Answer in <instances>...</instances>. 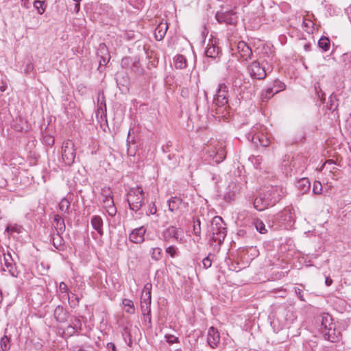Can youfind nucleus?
Masks as SVG:
<instances>
[{"label":"nucleus","instance_id":"obj_1","mask_svg":"<svg viewBox=\"0 0 351 351\" xmlns=\"http://www.w3.org/2000/svg\"><path fill=\"white\" fill-rule=\"evenodd\" d=\"M287 193L286 189L281 186H267L254 200V207L259 211L274 206Z\"/></svg>","mask_w":351,"mask_h":351},{"label":"nucleus","instance_id":"obj_2","mask_svg":"<svg viewBox=\"0 0 351 351\" xmlns=\"http://www.w3.org/2000/svg\"><path fill=\"white\" fill-rule=\"evenodd\" d=\"M228 87L224 84H220L214 97L211 108L212 115L217 118H223L228 114Z\"/></svg>","mask_w":351,"mask_h":351},{"label":"nucleus","instance_id":"obj_3","mask_svg":"<svg viewBox=\"0 0 351 351\" xmlns=\"http://www.w3.org/2000/svg\"><path fill=\"white\" fill-rule=\"evenodd\" d=\"M211 237L210 242L212 245L213 243H217L220 245L225 239L226 236V223L223 219L219 216H215L211 222Z\"/></svg>","mask_w":351,"mask_h":351},{"label":"nucleus","instance_id":"obj_4","mask_svg":"<svg viewBox=\"0 0 351 351\" xmlns=\"http://www.w3.org/2000/svg\"><path fill=\"white\" fill-rule=\"evenodd\" d=\"M144 199V192L141 186L131 188L127 195V202L130 210L138 212L143 205Z\"/></svg>","mask_w":351,"mask_h":351},{"label":"nucleus","instance_id":"obj_5","mask_svg":"<svg viewBox=\"0 0 351 351\" xmlns=\"http://www.w3.org/2000/svg\"><path fill=\"white\" fill-rule=\"evenodd\" d=\"M320 322L319 330L324 338L333 342L335 339V326L332 317L326 313L323 314L319 319Z\"/></svg>","mask_w":351,"mask_h":351},{"label":"nucleus","instance_id":"obj_6","mask_svg":"<svg viewBox=\"0 0 351 351\" xmlns=\"http://www.w3.org/2000/svg\"><path fill=\"white\" fill-rule=\"evenodd\" d=\"M247 139L252 141L256 146L260 145L267 147L271 143L270 136L264 130L260 131L257 128H252L247 134Z\"/></svg>","mask_w":351,"mask_h":351},{"label":"nucleus","instance_id":"obj_7","mask_svg":"<svg viewBox=\"0 0 351 351\" xmlns=\"http://www.w3.org/2000/svg\"><path fill=\"white\" fill-rule=\"evenodd\" d=\"M76 152L75 145L71 140L63 142L62 146V158L66 165H71L75 162Z\"/></svg>","mask_w":351,"mask_h":351},{"label":"nucleus","instance_id":"obj_8","mask_svg":"<svg viewBox=\"0 0 351 351\" xmlns=\"http://www.w3.org/2000/svg\"><path fill=\"white\" fill-rule=\"evenodd\" d=\"M295 211L293 207L288 206L282 211L274 215L273 219L281 224H287L291 226L295 221Z\"/></svg>","mask_w":351,"mask_h":351},{"label":"nucleus","instance_id":"obj_9","mask_svg":"<svg viewBox=\"0 0 351 351\" xmlns=\"http://www.w3.org/2000/svg\"><path fill=\"white\" fill-rule=\"evenodd\" d=\"M217 21L220 23H225L229 25H235L238 21L237 13L233 10L229 11H218L215 14Z\"/></svg>","mask_w":351,"mask_h":351},{"label":"nucleus","instance_id":"obj_10","mask_svg":"<svg viewBox=\"0 0 351 351\" xmlns=\"http://www.w3.org/2000/svg\"><path fill=\"white\" fill-rule=\"evenodd\" d=\"M248 71L254 79L263 80L266 75V71L263 67L260 65L257 60H254L252 64L248 66Z\"/></svg>","mask_w":351,"mask_h":351},{"label":"nucleus","instance_id":"obj_11","mask_svg":"<svg viewBox=\"0 0 351 351\" xmlns=\"http://www.w3.org/2000/svg\"><path fill=\"white\" fill-rule=\"evenodd\" d=\"M208 156L212 159L213 163L217 165L222 162L226 157V152L223 147L211 148L208 150Z\"/></svg>","mask_w":351,"mask_h":351},{"label":"nucleus","instance_id":"obj_12","mask_svg":"<svg viewBox=\"0 0 351 351\" xmlns=\"http://www.w3.org/2000/svg\"><path fill=\"white\" fill-rule=\"evenodd\" d=\"M237 51L243 61H248L253 56L251 48L244 41H240L237 44Z\"/></svg>","mask_w":351,"mask_h":351},{"label":"nucleus","instance_id":"obj_13","mask_svg":"<svg viewBox=\"0 0 351 351\" xmlns=\"http://www.w3.org/2000/svg\"><path fill=\"white\" fill-rule=\"evenodd\" d=\"M146 232V228L144 226L134 229L129 234V240L134 243H142L144 240V236Z\"/></svg>","mask_w":351,"mask_h":351},{"label":"nucleus","instance_id":"obj_14","mask_svg":"<svg viewBox=\"0 0 351 351\" xmlns=\"http://www.w3.org/2000/svg\"><path fill=\"white\" fill-rule=\"evenodd\" d=\"M217 40L215 39L210 40L206 48L205 54L208 58L213 60L219 58L220 54V49L217 45Z\"/></svg>","mask_w":351,"mask_h":351},{"label":"nucleus","instance_id":"obj_15","mask_svg":"<svg viewBox=\"0 0 351 351\" xmlns=\"http://www.w3.org/2000/svg\"><path fill=\"white\" fill-rule=\"evenodd\" d=\"M3 260H4V265L6 267L8 272L13 277H17L19 275V271L15 267V263L14 260L11 256V254L8 252L7 254L3 253Z\"/></svg>","mask_w":351,"mask_h":351},{"label":"nucleus","instance_id":"obj_16","mask_svg":"<svg viewBox=\"0 0 351 351\" xmlns=\"http://www.w3.org/2000/svg\"><path fill=\"white\" fill-rule=\"evenodd\" d=\"M207 341L208 345L215 348L218 346L220 341V335L218 330L214 327H210L208 331Z\"/></svg>","mask_w":351,"mask_h":351},{"label":"nucleus","instance_id":"obj_17","mask_svg":"<svg viewBox=\"0 0 351 351\" xmlns=\"http://www.w3.org/2000/svg\"><path fill=\"white\" fill-rule=\"evenodd\" d=\"M162 237L165 242H169L171 239L178 241L179 238V230L174 226H169L162 231Z\"/></svg>","mask_w":351,"mask_h":351},{"label":"nucleus","instance_id":"obj_18","mask_svg":"<svg viewBox=\"0 0 351 351\" xmlns=\"http://www.w3.org/2000/svg\"><path fill=\"white\" fill-rule=\"evenodd\" d=\"M97 116L98 117L100 114L101 118L103 116H106V99L105 95L103 92H99L98 93V99H97Z\"/></svg>","mask_w":351,"mask_h":351},{"label":"nucleus","instance_id":"obj_19","mask_svg":"<svg viewBox=\"0 0 351 351\" xmlns=\"http://www.w3.org/2000/svg\"><path fill=\"white\" fill-rule=\"evenodd\" d=\"M101 195L103 196L104 208L105 209L114 205V199L112 195V191L110 188L102 189Z\"/></svg>","mask_w":351,"mask_h":351},{"label":"nucleus","instance_id":"obj_20","mask_svg":"<svg viewBox=\"0 0 351 351\" xmlns=\"http://www.w3.org/2000/svg\"><path fill=\"white\" fill-rule=\"evenodd\" d=\"M53 315L55 319L60 323L66 322L69 318L68 312L61 306H58L55 308Z\"/></svg>","mask_w":351,"mask_h":351},{"label":"nucleus","instance_id":"obj_21","mask_svg":"<svg viewBox=\"0 0 351 351\" xmlns=\"http://www.w3.org/2000/svg\"><path fill=\"white\" fill-rule=\"evenodd\" d=\"M168 29L167 23H160L155 29L154 36L157 40H161L164 38Z\"/></svg>","mask_w":351,"mask_h":351},{"label":"nucleus","instance_id":"obj_22","mask_svg":"<svg viewBox=\"0 0 351 351\" xmlns=\"http://www.w3.org/2000/svg\"><path fill=\"white\" fill-rule=\"evenodd\" d=\"M93 228L97 232L99 235H103V220L100 216L95 215L91 218L90 221Z\"/></svg>","mask_w":351,"mask_h":351},{"label":"nucleus","instance_id":"obj_23","mask_svg":"<svg viewBox=\"0 0 351 351\" xmlns=\"http://www.w3.org/2000/svg\"><path fill=\"white\" fill-rule=\"evenodd\" d=\"M53 222L56 233H63L65 231L66 227L64 221L60 215H56L54 216Z\"/></svg>","mask_w":351,"mask_h":351},{"label":"nucleus","instance_id":"obj_24","mask_svg":"<svg viewBox=\"0 0 351 351\" xmlns=\"http://www.w3.org/2000/svg\"><path fill=\"white\" fill-rule=\"evenodd\" d=\"M62 233H53L52 234V243L54 247L58 250L64 249V241L61 236Z\"/></svg>","mask_w":351,"mask_h":351},{"label":"nucleus","instance_id":"obj_25","mask_svg":"<svg viewBox=\"0 0 351 351\" xmlns=\"http://www.w3.org/2000/svg\"><path fill=\"white\" fill-rule=\"evenodd\" d=\"M182 204V199L178 197H173L168 201L169 210L172 213L176 212Z\"/></svg>","mask_w":351,"mask_h":351},{"label":"nucleus","instance_id":"obj_26","mask_svg":"<svg viewBox=\"0 0 351 351\" xmlns=\"http://www.w3.org/2000/svg\"><path fill=\"white\" fill-rule=\"evenodd\" d=\"M297 187L302 194L307 193L310 190L311 183L308 178H304L298 182Z\"/></svg>","mask_w":351,"mask_h":351},{"label":"nucleus","instance_id":"obj_27","mask_svg":"<svg viewBox=\"0 0 351 351\" xmlns=\"http://www.w3.org/2000/svg\"><path fill=\"white\" fill-rule=\"evenodd\" d=\"M151 284L145 285L141 295V302H145L146 303L151 304Z\"/></svg>","mask_w":351,"mask_h":351},{"label":"nucleus","instance_id":"obj_28","mask_svg":"<svg viewBox=\"0 0 351 351\" xmlns=\"http://www.w3.org/2000/svg\"><path fill=\"white\" fill-rule=\"evenodd\" d=\"M70 202L66 198H63L59 203V209L64 217L70 214Z\"/></svg>","mask_w":351,"mask_h":351},{"label":"nucleus","instance_id":"obj_29","mask_svg":"<svg viewBox=\"0 0 351 351\" xmlns=\"http://www.w3.org/2000/svg\"><path fill=\"white\" fill-rule=\"evenodd\" d=\"M252 224L254 226L256 230L261 234H265L267 230L265 227L264 222L260 219L255 218L253 219Z\"/></svg>","mask_w":351,"mask_h":351},{"label":"nucleus","instance_id":"obj_30","mask_svg":"<svg viewBox=\"0 0 351 351\" xmlns=\"http://www.w3.org/2000/svg\"><path fill=\"white\" fill-rule=\"evenodd\" d=\"M275 86H276L274 85L273 87H269L262 93L261 97L263 100L269 99L274 94H276L280 91V89H275Z\"/></svg>","mask_w":351,"mask_h":351},{"label":"nucleus","instance_id":"obj_31","mask_svg":"<svg viewBox=\"0 0 351 351\" xmlns=\"http://www.w3.org/2000/svg\"><path fill=\"white\" fill-rule=\"evenodd\" d=\"M186 66V60L183 55H178L175 59V67L182 69Z\"/></svg>","mask_w":351,"mask_h":351},{"label":"nucleus","instance_id":"obj_32","mask_svg":"<svg viewBox=\"0 0 351 351\" xmlns=\"http://www.w3.org/2000/svg\"><path fill=\"white\" fill-rule=\"evenodd\" d=\"M123 304L125 308V312L130 314H134L135 312V308L134 303L131 300L123 299Z\"/></svg>","mask_w":351,"mask_h":351},{"label":"nucleus","instance_id":"obj_33","mask_svg":"<svg viewBox=\"0 0 351 351\" xmlns=\"http://www.w3.org/2000/svg\"><path fill=\"white\" fill-rule=\"evenodd\" d=\"M330 40L325 36H322L318 41L319 47L322 49L324 51H327L330 48Z\"/></svg>","mask_w":351,"mask_h":351},{"label":"nucleus","instance_id":"obj_34","mask_svg":"<svg viewBox=\"0 0 351 351\" xmlns=\"http://www.w3.org/2000/svg\"><path fill=\"white\" fill-rule=\"evenodd\" d=\"M0 345L2 351H9L10 349V339L7 335H4L1 339Z\"/></svg>","mask_w":351,"mask_h":351},{"label":"nucleus","instance_id":"obj_35","mask_svg":"<svg viewBox=\"0 0 351 351\" xmlns=\"http://www.w3.org/2000/svg\"><path fill=\"white\" fill-rule=\"evenodd\" d=\"M150 254L153 260L158 261L162 258V249L160 247H153L151 250Z\"/></svg>","mask_w":351,"mask_h":351},{"label":"nucleus","instance_id":"obj_36","mask_svg":"<svg viewBox=\"0 0 351 351\" xmlns=\"http://www.w3.org/2000/svg\"><path fill=\"white\" fill-rule=\"evenodd\" d=\"M45 2L43 1L36 0L34 2V7L37 10L39 14H43L45 11V8L43 7Z\"/></svg>","mask_w":351,"mask_h":351},{"label":"nucleus","instance_id":"obj_37","mask_svg":"<svg viewBox=\"0 0 351 351\" xmlns=\"http://www.w3.org/2000/svg\"><path fill=\"white\" fill-rule=\"evenodd\" d=\"M151 304L145 302H141V309L144 316L149 315L151 313Z\"/></svg>","mask_w":351,"mask_h":351},{"label":"nucleus","instance_id":"obj_38","mask_svg":"<svg viewBox=\"0 0 351 351\" xmlns=\"http://www.w3.org/2000/svg\"><path fill=\"white\" fill-rule=\"evenodd\" d=\"M167 254H168L171 258H175L178 254V248L173 245L167 247L165 250Z\"/></svg>","mask_w":351,"mask_h":351},{"label":"nucleus","instance_id":"obj_39","mask_svg":"<svg viewBox=\"0 0 351 351\" xmlns=\"http://www.w3.org/2000/svg\"><path fill=\"white\" fill-rule=\"evenodd\" d=\"M214 254H209L206 258L202 260V264L205 269H208L211 267L213 258Z\"/></svg>","mask_w":351,"mask_h":351},{"label":"nucleus","instance_id":"obj_40","mask_svg":"<svg viewBox=\"0 0 351 351\" xmlns=\"http://www.w3.org/2000/svg\"><path fill=\"white\" fill-rule=\"evenodd\" d=\"M249 160L254 164L256 168H258L261 164L262 156L252 155L250 156Z\"/></svg>","mask_w":351,"mask_h":351},{"label":"nucleus","instance_id":"obj_41","mask_svg":"<svg viewBox=\"0 0 351 351\" xmlns=\"http://www.w3.org/2000/svg\"><path fill=\"white\" fill-rule=\"evenodd\" d=\"M21 226L18 225L8 226L5 231L8 233L12 234L13 232L20 233L21 232Z\"/></svg>","mask_w":351,"mask_h":351},{"label":"nucleus","instance_id":"obj_42","mask_svg":"<svg viewBox=\"0 0 351 351\" xmlns=\"http://www.w3.org/2000/svg\"><path fill=\"white\" fill-rule=\"evenodd\" d=\"M200 224H201V223L199 219H197L196 221H195L194 223H193V233L197 237H199L200 234H201Z\"/></svg>","mask_w":351,"mask_h":351},{"label":"nucleus","instance_id":"obj_43","mask_svg":"<svg viewBox=\"0 0 351 351\" xmlns=\"http://www.w3.org/2000/svg\"><path fill=\"white\" fill-rule=\"evenodd\" d=\"M322 191V185L320 182L315 181L313 186V192L315 194H321Z\"/></svg>","mask_w":351,"mask_h":351},{"label":"nucleus","instance_id":"obj_44","mask_svg":"<svg viewBox=\"0 0 351 351\" xmlns=\"http://www.w3.org/2000/svg\"><path fill=\"white\" fill-rule=\"evenodd\" d=\"M315 92L317 95V96L321 99L322 101L325 100V93L322 91V90L320 88L319 84L315 86Z\"/></svg>","mask_w":351,"mask_h":351},{"label":"nucleus","instance_id":"obj_45","mask_svg":"<svg viewBox=\"0 0 351 351\" xmlns=\"http://www.w3.org/2000/svg\"><path fill=\"white\" fill-rule=\"evenodd\" d=\"M165 338L167 339V341L170 344L178 342V338L172 335H165Z\"/></svg>","mask_w":351,"mask_h":351},{"label":"nucleus","instance_id":"obj_46","mask_svg":"<svg viewBox=\"0 0 351 351\" xmlns=\"http://www.w3.org/2000/svg\"><path fill=\"white\" fill-rule=\"evenodd\" d=\"M107 212V213L108 214V215H110V217H114L117 214V208L115 206V205L111 206V207H109L106 209H105Z\"/></svg>","mask_w":351,"mask_h":351},{"label":"nucleus","instance_id":"obj_47","mask_svg":"<svg viewBox=\"0 0 351 351\" xmlns=\"http://www.w3.org/2000/svg\"><path fill=\"white\" fill-rule=\"evenodd\" d=\"M157 208L154 204V203H152L149 205L147 215H154L156 213Z\"/></svg>","mask_w":351,"mask_h":351},{"label":"nucleus","instance_id":"obj_48","mask_svg":"<svg viewBox=\"0 0 351 351\" xmlns=\"http://www.w3.org/2000/svg\"><path fill=\"white\" fill-rule=\"evenodd\" d=\"M69 289L67 285L64 282H61L59 285V291L60 293L68 292Z\"/></svg>","mask_w":351,"mask_h":351},{"label":"nucleus","instance_id":"obj_49","mask_svg":"<svg viewBox=\"0 0 351 351\" xmlns=\"http://www.w3.org/2000/svg\"><path fill=\"white\" fill-rule=\"evenodd\" d=\"M60 298L62 300H68L69 303L73 302V300L71 302H70L71 296L69 295V291L64 293H60Z\"/></svg>","mask_w":351,"mask_h":351},{"label":"nucleus","instance_id":"obj_50","mask_svg":"<svg viewBox=\"0 0 351 351\" xmlns=\"http://www.w3.org/2000/svg\"><path fill=\"white\" fill-rule=\"evenodd\" d=\"M295 293H296L298 297L300 298V300L302 301H304V299L303 297V293H302V290L299 288H295Z\"/></svg>","mask_w":351,"mask_h":351},{"label":"nucleus","instance_id":"obj_51","mask_svg":"<svg viewBox=\"0 0 351 351\" xmlns=\"http://www.w3.org/2000/svg\"><path fill=\"white\" fill-rule=\"evenodd\" d=\"M66 331L67 332V333L70 334V335H72L73 333H75V328L74 326H73L72 325H69L66 328Z\"/></svg>","mask_w":351,"mask_h":351},{"label":"nucleus","instance_id":"obj_52","mask_svg":"<svg viewBox=\"0 0 351 351\" xmlns=\"http://www.w3.org/2000/svg\"><path fill=\"white\" fill-rule=\"evenodd\" d=\"M219 175L218 173H212V180L215 182V183H217L218 181H219Z\"/></svg>","mask_w":351,"mask_h":351},{"label":"nucleus","instance_id":"obj_53","mask_svg":"<svg viewBox=\"0 0 351 351\" xmlns=\"http://www.w3.org/2000/svg\"><path fill=\"white\" fill-rule=\"evenodd\" d=\"M107 348L108 349H111L112 351H117L115 345L112 342H110L107 344Z\"/></svg>","mask_w":351,"mask_h":351},{"label":"nucleus","instance_id":"obj_54","mask_svg":"<svg viewBox=\"0 0 351 351\" xmlns=\"http://www.w3.org/2000/svg\"><path fill=\"white\" fill-rule=\"evenodd\" d=\"M45 141L49 145H53L54 144V139L52 137L46 138Z\"/></svg>","mask_w":351,"mask_h":351},{"label":"nucleus","instance_id":"obj_55","mask_svg":"<svg viewBox=\"0 0 351 351\" xmlns=\"http://www.w3.org/2000/svg\"><path fill=\"white\" fill-rule=\"evenodd\" d=\"M325 283H326V286H328V287L330 286L332 283V280L330 277H326Z\"/></svg>","mask_w":351,"mask_h":351},{"label":"nucleus","instance_id":"obj_56","mask_svg":"<svg viewBox=\"0 0 351 351\" xmlns=\"http://www.w3.org/2000/svg\"><path fill=\"white\" fill-rule=\"evenodd\" d=\"M80 10V3H75V7H74V12L77 13Z\"/></svg>","mask_w":351,"mask_h":351},{"label":"nucleus","instance_id":"obj_57","mask_svg":"<svg viewBox=\"0 0 351 351\" xmlns=\"http://www.w3.org/2000/svg\"><path fill=\"white\" fill-rule=\"evenodd\" d=\"M7 89V85L5 83H2L1 86H0V91L4 92Z\"/></svg>","mask_w":351,"mask_h":351},{"label":"nucleus","instance_id":"obj_58","mask_svg":"<svg viewBox=\"0 0 351 351\" xmlns=\"http://www.w3.org/2000/svg\"><path fill=\"white\" fill-rule=\"evenodd\" d=\"M304 25L305 26L308 27L309 25H313V22L311 20H306V21H304Z\"/></svg>","mask_w":351,"mask_h":351},{"label":"nucleus","instance_id":"obj_59","mask_svg":"<svg viewBox=\"0 0 351 351\" xmlns=\"http://www.w3.org/2000/svg\"><path fill=\"white\" fill-rule=\"evenodd\" d=\"M23 7H25V8H29V4L28 1H25L24 2Z\"/></svg>","mask_w":351,"mask_h":351},{"label":"nucleus","instance_id":"obj_60","mask_svg":"<svg viewBox=\"0 0 351 351\" xmlns=\"http://www.w3.org/2000/svg\"><path fill=\"white\" fill-rule=\"evenodd\" d=\"M27 69L29 71L30 69H33V66L32 64H29L27 65Z\"/></svg>","mask_w":351,"mask_h":351},{"label":"nucleus","instance_id":"obj_61","mask_svg":"<svg viewBox=\"0 0 351 351\" xmlns=\"http://www.w3.org/2000/svg\"><path fill=\"white\" fill-rule=\"evenodd\" d=\"M71 297H72V298H75V299L77 300V303H78V302H79V298L76 296V295H75V294L72 293V296H71Z\"/></svg>","mask_w":351,"mask_h":351},{"label":"nucleus","instance_id":"obj_62","mask_svg":"<svg viewBox=\"0 0 351 351\" xmlns=\"http://www.w3.org/2000/svg\"><path fill=\"white\" fill-rule=\"evenodd\" d=\"M131 131H132V129H130L129 132H128V142H130L129 141V138H130V134H131Z\"/></svg>","mask_w":351,"mask_h":351},{"label":"nucleus","instance_id":"obj_63","mask_svg":"<svg viewBox=\"0 0 351 351\" xmlns=\"http://www.w3.org/2000/svg\"><path fill=\"white\" fill-rule=\"evenodd\" d=\"M75 3H80L82 0H73Z\"/></svg>","mask_w":351,"mask_h":351},{"label":"nucleus","instance_id":"obj_64","mask_svg":"<svg viewBox=\"0 0 351 351\" xmlns=\"http://www.w3.org/2000/svg\"><path fill=\"white\" fill-rule=\"evenodd\" d=\"M326 162H327V163H328H328H332L333 162H332V160H328V161H326Z\"/></svg>","mask_w":351,"mask_h":351}]
</instances>
